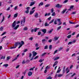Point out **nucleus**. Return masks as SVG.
<instances>
[{
    "label": "nucleus",
    "mask_w": 79,
    "mask_h": 79,
    "mask_svg": "<svg viewBox=\"0 0 79 79\" xmlns=\"http://www.w3.org/2000/svg\"><path fill=\"white\" fill-rule=\"evenodd\" d=\"M21 43L20 42H16L15 43L14 46L15 47H13L10 48V49H15V48H16V47L19 45V46L18 47V48H20L23 45H24V42L23 41H21Z\"/></svg>",
    "instance_id": "obj_1"
},
{
    "label": "nucleus",
    "mask_w": 79,
    "mask_h": 79,
    "mask_svg": "<svg viewBox=\"0 0 79 79\" xmlns=\"http://www.w3.org/2000/svg\"><path fill=\"white\" fill-rule=\"evenodd\" d=\"M23 22L24 24L26 22V17H23V20H22L21 21V24H22Z\"/></svg>",
    "instance_id": "obj_2"
},
{
    "label": "nucleus",
    "mask_w": 79,
    "mask_h": 79,
    "mask_svg": "<svg viewBox=\"0 0 79 79\" xmlns=\"http://www.w3.org/2000/svg\"><path fill=\"white\" fill-rule=\"evenodd\" d=\"M16 21H15L13 23L12 25V27H15V26H16Z\"/></svg>",
    "instance_id": "obj_3"
},
{
    "label": "nucleus",
    "mask_w": 79,
    "mask_h": 79,
    "mask_svg": "<svg viewBox=\"0 0 79 79\" xmlns=\"http://www.w3.org/2000/svg\"><path fill=\"white\" fill-rule=\"evenodd\" d=\"M26 9H27V10L25 11L26 13H29V9H30V7H28L26 8Z\"/></svg>",
    "instance_id": "obj_4"
},
{
    "label": "nucleus",
    "mask_w": 79,
    "mask_h": 79,
    "mask_svg": "<svg viewBox=\"0 0 79 79\" xmlns=\"http://www.w3.org/2000/svg\"><path fill=\"white\" fill-rule=\"evenodd\" d=\"M41 31H42V32L44 33V34H45L46 33V32H47V29H42L41 30Z\"/></svg>",
    "instance_id": "obj_5"
},
{
    "label": "nucleus",
    "mask_w": 79,
    "mask_h": 79,
    "mask_svg": "<svg viewBox=\"0 0 79 79\" xmlns=\"http://www.w3.org/2000/svg\"><path fill=\"white\" fill-rule=\"evenodd\" d=\"M35 4V2H31L30 3V6H33Z\"/></svg>",
    "instance_id": "obj_6"
},
{
    "label": "nucleus",
    "mask_w": 79,
    "mask_h": 79,
    "mask_svg": "<svg viewBox=\"0 0 79 79\" xmlns=\"http://www.w3.org/2000/svg\"><path fill=\"white\" fill-rule=\"evenodd\" d=\"M58 38H59V37H57L56 36H55L53 40V41H56L58 39Z\"/></svg>",
    "instance_id": "obj_7"
},
{
    "label": "nucleus",
    "mask_w": 79,
    "mask_h": 79,
    "mask_svg": "<svg viewBox=\"0 0 79 79\" xmlns=\"http://www.w3.org/2000/svg\"><path fill=\"white\" fill-rule=\"evenodd\" d=\"M58 63V61H56L54 63V64L53 66V67H55L56 65H57V64Z\"/></svg>",
    "instance_id": "obj_8"
},
{
    "label": "nucleus",
    "mask_w": 79,
    "mask_h": 79,
    "mask_svg": "<svg viewBox=\"0 0 79 79\" xmlns=\"http://www.w3.org/2000/svg\"><path fill=\"white\" fill-rule=\"evenodd\" d=\"M56 8L57 7L58 8H61V7H62V5H60V4H58L56 6Z\"/></svg>",
    "instance_id": "obj_9"
},
{
    "label": "nucleus",
    "mask_w": 79,
    "mask_h": 79,
    "mask_svg": "<svg viewBox=\"0 0 79 79\" xmlns=\"http://www.w3.org/2000/svg\"><path fill=\"white\" fill-rule=\"evenodd\" d=\"M32 53H33V56H36L37 55V53L35 52V51H33L32 52Z\"/></svg>",
    "instance_id": "obj_10"
},
{
    "label": "nucleus",
    "mask_w": 79,
    "mask_h": 79,
    "mask_svg": "<svg viewBox=\"0 0 79 79\" xmlns=\"http://www.w3.org/2000/svg\"><path fill=\"white\" fill-rule=\"evenodd\" d=\"M28 76H31L32 75V72L31 71H29L28 73Z\"/></svg>",
    "instance_id": "obj_11"
},
{
    "label": "nucleus",
    "mask_w": 79,
    "mask_h": 79,
    "mask_svg": "<svg viewBox=\"0 0 79 79\" xmlns=\"http://www.w3.org/2000/svg\"><path fill=\"white\" fill-rule=\"evenodd\" d=\"M35 11V10L30 11V15H32V14H33V13H34V11Z\"/></svg>",
    "instance_id": "obj_12"
},
{
    "label": "nucleus",
    "mask_w": 79,
    "mask_h": 79,
    "mask_svg": "<svg viewBox=\"0 0 79 79\" xmlns=\"http://www.w3.org/2000/svg\"><path fill=\"white\" fill-rule=\"evenodd\" d=\"M46 40L45 39H43L42 40V43H43V44H45L46 43Z\"/></svg>",
    "instance_id": "obj_13"
},
{
    "label": "nucleus",
    "mask_w": 79,
    "mask_h": 79,
    "mask_svg": "<svg viewBox=\"0 0 79 79\" xmlns=\"http://www.w3.org/2000/svg\"><path fill=\"white\" fill-rule=\"evenodd\" d=\"M19 25H18L16 27H15L14 28V29H15V30H16L18 27H19Z\"/></svg>",
    "instance_id": "obj_14"
},
{
    "label": "nucleus",
    "mask_w": 79,
    "mask_h": 79,
    "mask_svg": "<svg viewBox=\"0 0 79 79\" xmlns=\"http://www.w3.org/2000/svg\"><path fill=\"white\" fill-rule=\"evenodd\" d=\"M19 25H18L16 27H15L14 28V29H15V30H16L18 27H19Z\"/></svg>",
    "instance_id": "obj_15"
},
{
    "label": "nucleus",
    "mask_w": 79,
    "mask_h": 79,
    "mask_svg": "<svg viewBox=\"0 0 79 79\" xmlns=\"http://www.w3.org/2000/svg\"><path fill=\"white\" fill-rule=\"evenodd\" d=\"M38 16H39V14L37 13H36L35 14V18H38Z\"/></svg>",
    "instance_id": "obj_16"
},
{
    "label": "nucleus",
    "mask_w": 79,
    "mask_h": 79,
    "mask_svg": "<svg viewBox=\"0 0 79 79\" xmlns=\"http://www.w3.org/2000/svg\"><path fill=\"white\" fill-rule=\"evenodd\" d=\"M44 26L45 27H47V26H49V24H48L47 23V22H46L44 24Z\"/></svg>",
    "instance_id": "obj_17"
},
{
    "label": "nucleus",
    "mask_w": 79,
    "mask_h": 79,
    "mask_svg": "<svg viewBox=\"0 0 79 79\" xmlns=\"http://www.w3.org/2000/svg\"><path fill=\"white\" fill-rule=\"evenodd\" d=\"M63 76V74H59L58 75V77H60Z\"/></svg>",
    "instance_id": "obj_18"
},
{
    "label": "nucleus",
    "mask_w": 79,
    "mask_h": 79,
    "mask_svg": "<svg viewBox=\"0 0 79 79\" xmlns=\"http://www.w3.org/2000/svg\"><path fill=\"white\" fill-rule=\"evenodd\" d=\"M35 68V67L34 66L32 68H31L29 69L30 71H34V69Z\"/></svg>",
    "instance_id": "obj_19"
},
{
    "label": "nucleus",
    "mask_w": 79,
    "mask_h": 79,
    "mask_svg": "<svg viewBox=\"0 0 79 79\" xmlns=\"http://www.w3.org/2000/svg\"><path fill=\"white\" fill-rule=\"evenodd\" d=\"M68 68H69V67H67L66 69V71H67L66 73H68L69 72V70H68Z\"/></svg>",
    "instance_id": "obj_20"
},
{
    "label": "nucleus",
    "mask_w": 79,
    "mask_h": 79,
    "mask_svg": "<svg viewBox=\"0 0 79 79\" xmlns=\"http://www.w3.org/2000/svg\"><path fill=\"white\" fill-rule=\"evenodd\" d=\"M43 5H44V2H41L39 4V6H40L41 5V6H42Z\"/></svg>",
    "instance_id": "obj_21"
},
{
    "label": "nucleus",
    "mask_w": 79,
    "mask_h": 79,
    "mask_svg": "<svg viewBox=\"0 0 79 79\" xmlns=\"http://www.w3.org/2000/svg\"><path fill=\"white\" fill-rule=\"evenodd\" d=\"M59 58H60L59 57H56L55 58V59H54V61H56V60H58Z\"/></svg>",
    "instance_id": "obj_22"
},
{
    "label": "nucleus",
    "mask_w": 79,
    "mask_h": 79,
    "mask_svg": "<svg viewBox=\"0 0 79 79\" xmlns=\"http://www.w3.org/2000/svg\"><path fill=\"white\" fill-rule=\"evenodd\" d=\"M4 19H5V17L3 16L2 17V19L1 22V23H2V22H3V21H4Z\"/></svg>",
    "instance_id": "obj_23"
},
{
    "label": "nucleus",
    "mask_w": 79,
    "mask_h": 79,
    "mask_svg": "<svg viewBox=\"0 0 79 79\" xmlns=\"http://www.w3.org/2000/svg\"><path fill=\"white\" fill-rule=\"evenodd\" d=\"M53 29H51L50 31H48V33H52V32H53Z\"/></svg>",
    "instance_id": "obj_24"
},
{
    "label": "nucleus",
    "mask_w": 79,
    "mask_h": 79,
    "mask_svg": "<svg viewBox=\"0 0 79 79\" xmlns=\"http://www.w3.org/2000/svg\"><path fill=\"white\" fill-rule=\"evenodd\" d=\"M28 28L27 27H25L23 29V31H27L28 30Z\"/></svg>",
    "instance_id": "obj_25"
},
{
    "label": "nucleus",
    "mask_w": 79,
    "mask_h": 79,
    "mask_svg": "<svg viewBox=\"0 0 79 79\" xmlns=\"http://www.w3.org/2000/svg\"><path fill=\"white\" fill-rule=\"evenodd\" d=\"M66 10H67L66 9H65L62 12V14H64V13H65V12H66Z\"/></svg>",
    "instance_id": "obj_26"
},
{
    "label": "nucleus",
    "mask_w": 79,
    "mask_h": 79,
    "mask_svg": "<svg viewBox=\"0 0 79 79\" xmlns=\"http://www.w3.org/2000/svg\"><path fill=\"white\" fill-rule=\"evenodd\" d=\"M54 19H52L50 22H49V24H52V23L54 21Z\"/></svg>",
    "instance_id": "obj_27"
},
{
    "label": "nucleus",
    "mask_w": 79,
    "mask_h": 79,
    "mask_svg": "<svg viewBox=\"0 0 79 79\" xmlns=\"http://www.w3.org/2000/svg\"><path fill=\"white\" fill-rule=\"evenodd\" d=\"M17 16H18V13L15 14L14 15V18H17Z\"/></svg>",
    "instance_id": "obj_28"
},
{
    "label": "nucleus",
    "mask_w": 79,
    "mask_h": 79,
    "mask_svg": "<svg viewBox=\"0 0 79 79\" xmlns=\"http://www.w3.org/2000/svg\"><path fill=\"white\" fill-rule=\"evenodd\" d=\"M4 66H5V68H6L7 66H8V64H6L3 65Z\"/></svg>",
    "instance_id": "obj_29"
},
{
    "label": "nucleus",
    "mask_w": 79,
    "mask_h": 79,
    "mask_svg": "<svg viewBox=\"0 0 79 79\" xmlns=\"http://www.w3.org/2000/svg\"><path fill=\"white\" fill-rule=\"evenodd\" d=\"M1 60H2V59H5V56H2L1 57V58H0Z\"/></svg>",
    "instance_id": "obj_30"
},
{
    "label": "nucleus",
    "mask_w": 79,
    "mask_h": 79,
    "mask_svg": "<svg viewBox=\"0 0 79 79\" xmlns=\"http://www.w3.org/2000/svg\"><path fill=\"white\" fill-rule=\"evenodd\" d=\"M46 54H47V52H44L41 55V56H45V55Z\"/></svg>",
    "instance_id": "obj_31"
},
{
    "label": "nucleus",
    "mask_w": 79,
    "mask_h": 79,
    "mask_svg": "<svg viewBox=\"0 0 79 79\" xmlns=\"http://www.w3.org/2000/svg\"><path fill=\"white\" fill-rule=\"evenodd\" d=\"M48 49V45H47L44 46V49L45 50Z\"/></svg>",
    "instance_id": "obj_32"
},
{
    "label": "nucleus",
    "mask_w": 79,
    "mask_h": 79,
    "mask_svg": "<svg viewBox=\"0 0 79 79\" xmlns=\"http://www.w3.org/2000/svg\"><path fill=\"white\" fill-rule=\"evenodd\" d=\"M49 50H52V45H49Z\"/></svg>",
    "instance_id": "obj_33"
},
{
    "label": "nucleus",
    "mask_w": 79,
    "mask_h": 79,
    "mask_svg": "<svg viewBox=\"0 0 79 79\" xmlns=\"http://www.w3.org/2000/svg\"><path fill=\"white\" fill-rule=\"evenodd\" d=\"M6 34V32H5L4 33H2V34L1 35V36H2V35H5V34Z\"/></svg>",
    "instance_id": "obj_34"
},
{
    "label": "nucleus",
    "mask_w": 79,
    "mask_h": 79,
    "mask_svg": "<svg viewBox=\"0 0 79 79\" xmlns=\"http://www.w3.org/2000/svg\"><path fill=\"white\" fill-rule=\"evenodd\" d=\"M44 59L42 60V59H40V60H39V62L40 63H42L43 61H44Z\"/></svg>",
    "instance_id": "obj_35"
},
{
    "label": "nucleus",
    "mask_w": 79,
    "mask_h": 79,
    "mask_svg": "<svg viewBox=\"0 0 79 79\" xmlns=\"http://www.w3.org/2000/svg\"><path fill=\"white\" fill-rule=\"evenodd\" d=\"M50 4H47L45 6V7H46V8H47V7H48V6H50Z\"/></svg>",
    "instance_id": "obj_36"
},
{
    "label": "nucleus",
    "mask_w": 79,
    "mask_h": 79,
    "mask_svg": "<svg viewBox=\"0 0 79 79\" xmlns=\"http://www.w3.org/2000/svg\"><path fill=\"white\" fill-rule=\"evenodd\" d=\"M67 37L68 39H70V38L71 37V35H68Z\"/></svg>",
    "instance_id": "obj_37"
},
{
    "label": "nucleus",
    "mask_w": 79,
    "mask_h": 79,
    "mask_svg": "<svg viewBox=\"0 0 79 79\" xmlns=\"http://www.w3.org/2000/svg\"><path fill=\"white\" fill-rule=\"evenodd\" d=\"M3 27H1V28H0V31H3Z\"/></svg>",
    "instance_id": "obj_38"
},
{
    "label": "nucleus",
    "mask_w": 79,
    "mask_h": 79,
    "mask_svg": "<svg viewBox=\"0 0 79 79\" xmlns=\"http://www.w3.org/2000/svg\"><path fill=\"white\" fill-rule=\"evenodd\" d=\"M63 47H60L59 49V51H60L61 50H63Z\"/></svg>",
    "instance_id": "obj_39"
},
{
    "label": "nucleus",
    "mask_w": 79,
    "mask_h": 79,
    "mask_svg": "<svg viewBox=\"0 0 79 79\" xmlns=\"http://www.w3.org/2000/svg\"><path fill=\"white\" fill-rule=\"evenodd\" d=\"M25 63H26V62H25V60H24L22 62V64H25Z\"/></svg>",
    "instance_id": "obj_40"
},
{
    "label": "nucleus",
    "mask_w": 79,
    "mask_h": 79,
    "mask_svg": "<svg viewBox=\"0 0 79 79\" xmlns=\"http://www.w3.org/2000/svg\"><path fill=\"white\" fill-rule=\"evenodd\" d=\"M52 42V39L49 40H48V42H49V43H51Z\"/></svg>",
    "instance_id": "obj_41"
},
{
    "label": "nucleus",
    "mask_w": 79,
    "mask_h": 79,
    "mask_svg": "<svg viewBox=\"0 0 79 79\" xmlns=\"http://www.w3.org/2000/svg\"><path fill=\"white\" fill-rule=\"evenodd\" d=\"M10 57L9 56L8 57H7V60H10Z\"/></svg>",
    "instance_id": "obj_42"
},
{
    "label": "nucleus",
    "mask_w": 79,
    "mask_h": 79,
    "mask_svg": "<svg viewBox=\"0 0 79 79\" xmlns=\"http://www.w3.org/2000/svg\"><path fill=\"white\" fill-rule=\"evenodd\" d=\"M60 71H61V69L58 70L56 73H60Z\"/></svg>",
    "instance_id": "obj_43"
},
{
    "label": "nucleus",
    "mask_w": 79,
    "mask_h": 79,
    "mask_svg": "<svg viewBox=\"0 0 79 79\" xmlns=\"http://www.w3.org/2000/svg\"><path fill=\"white\" fill-rule=\"evenodd\" d=\"M35 47H39V44L37 43L36 44H35Z\"/></svg>",
    "instance_id": "obj_44"
},
{
    "label": "nucleus",
    "mask_w": 79,
    "mask_h": 79,
    "mask_svg": "<svg viewBox=\"0 0 79 79\" xmlns=\"http://www.w3.org/2000/svg\"><path fill=\"white\" fill-rule=\"evenodd\" d=\"M55 15H56L55 12H53L52 14V16H55Z\"/></svg>",
    "instance_id": "obj_45"
},
{
    "label": "nucleus",
    "mask_w": 79,
    "mask_h": 79,
    "mask_svg": "<svg viewBox=\"0 0 79 79\" xmlns=\"http://www.w3.org/2000/svg\"><path fill=\"white\" fill-rule=\"evenodd\" d=\"M61 28V26H60L57 28V30H60Z\"/></svg>",
    "instance_id": "obj_46"
},
{
    "label": "nucleus",
    "mask_w": 79,
    "mask_h": 79,
    "mask_svg": "<svg viewBox=\"0 0 79 79\" xmlns=\"http://www.w3.org/2000/svg\"><path fill=\"white\" fill-rule=\"evenodd\" d=\"M41 34V32L39 31L38 32V35H40V34Z\"/></svg>",
    "instance_id": "obj_47"
},
{
    "label": "nucleus",
    "mask_w": 79,
    "mask_h": 79,
    "mask_svg": "<svg viewBox=\"0 0 79 79\" xmlns=\"http://www.w3.org/2000/svg\"><path fill=\"white\" fill-rule=\"evenodd\" d=\"M52 19V17H50L48 19V21H50V20Z\"/></svg>",
    "instance_id": "obj_48"
},
{
    "label": "nucleus",
    "mask_w": 79,
    "mask_h": 79,
    "mask_svg": "<svg viewBox=\"0 0 79 79\" xmlns=\"http://www.w3.org/2000/svg\"><path fill=\"white\" fill-rule=\"evenodd\" d=\"M17 8H18V6H15L14 8L15 10H16Z\"/></svg>",
    "instance_id": "obj_49"
},
{
    "label": "nucleus",
    "mask_w": 79,
    "mask_h": 79,
    "mask_svg": "<svg viewBox=\"0 0 79 79\" xmlns=\"http://www.w3.org/2000/svg\"><path fill=\"white\" fill-rule=\"evenodd\" d=\"M68 2V0H65L64 2V3H67Z\"/></svg>",
    "instance_id": "obj_50"
},
{
    "label": "nucleus",
    "mask_w": 79,
    "mask_h": 79,
    "mask_svg": "<svg viewBox=\"0 0 79 79\" xmlns=\"http://www.w3.org/2000/svg\"><path fill=\"white\" fill-rule=\"evenodd\" d=\"M72 44V42H71V41L69 42L68 43V45H70V44Z\"/></svg>",
    "instance_id": "obj_51"
},
{
    "label": "nucleus",
    "mask_w": 79,
    "mask_h": 79,
    "mask_svg": "<svg viewBox=\"0 0 79 79\" xmlns=\"http://www.w3.org/2000/svg\"><path fill=\"white\" fill-rule=\"evenodd\" d=\"M38 58H39V56H37L34 58V59H37Z\"/></svg>",
    "instance_id": "obj_52"
},
{
    "label": "nucleus",
    "mask_w": 79,
    "mask_h": 79,
    "mask_svg": "<svg viewBox=\"0 0 79 79\" xmlns=\"http://www.w3.org/2000/svg\"><path fill=\"white\" fill-rule=\"evenodd\" d=\"M72 14L73 15H75L76 14V12H73L72 13Z\"/></svg>",
    "instance_id": "obj_53"
},
{
    "label": "nucleus",
    "mask_w": 79,
    "mask_h": 79,
    "mask_svg": "<svg viewBox=\"0 0 79 79\" xmlns=\"http://www.w3.org/2000/svg\"><path fill=\"white\" fill-rule=\"evenodd\" d=\"M62 24V23H61V22H60V23H59L57 24L58 26H60V25H61V24Z\"/></svg>",
    "instance_id": "obj_54"
},
{
    "label": "nucleus",
    "mask_w": 79,
    "mask_h": 79,
    "mask_svg": "<svg viewBox=\"0 0 79 79\" xmlns=\"http://www.w3.org/2000/svg\"><path fill=\"white\" fill-rule=\"evenodd\" d=\"M73 65H72L70 67V69H72V68H73Z\"/></svg>",
    "instance_id": "obj_55"
},
{
    "label": "nucleus",
    "mask_w": 79,
    "mask_h": 79,
    "mask_svg": "<svg viewBox=\"0 0 79 79\" xmlns=\"http://www.w3.org/2000/svg\"><path fill=\"white\" fill-rule=\"evenodd\" d=\"M26 74V72L25 71L23 73V74L24 76H25Z\"/></svg>",
    "instance_id": "obj_56"
},
{
    "label": "nucleus",
    "mask_w": 79,
    "mask_h": 79,
    "mask_svg": "<svg viewBox=\"0 0 79 79\" xmlns=\"http://www.w3.org/2000/svg\"><path fill=\"white\" fill-rule=\"evenodd\" d=\"M27 51V49H26L24 50V51H23V52H26Z\"/></svg>",
    "instance_id": "obj_57"
},
{
    "label": "nucleus",
    "mask_w": 79,
    "mask_h": 79,
    "mask_svg": "<svg viewBox=\"0 0 79 79\" xmlns=\"http://www.w3.org/2000/svg\"><path fill=\"white\" fill-rule=\"evenodd\" d=\"M32 56V53H30L29 54V57L31 58Z\"/></svg>",
    "instance_id": "obj_58"
},
{
    "label": "nucleus",
    "mask_w": 79,
    "mask_h": 79,
    "mask_svg": "<svg viewBox=\"0 0 79 79\" xmlns=\"http://www.w3.org/2000/svg\"><path fill=\"white\" fill-rule=\"evenodd\" d=\"M74 8V6H71L70 7V9H73Z\"/></svg>",
    "instance_id": "obj_59"
},
{
    "label": "nucleus",
    "mask_w": 79,
    "mask_h": 79,
    "mask_svg": "<svg viewBox=\"0 0 79 79\" xmlns=\"http://www.w3.org/2000/svg\"><path fill=\"white\" fill-rule=\"evenodd\" d=\"M54 24H57V23L56 22V20L54 21Z\"/></svg>",
    "instance_id": "obj_60"
},
{
    "label": "nucleus",
    "mask_w": 79,
    "mask_h": 79,
    "mask_svg": "<svg viewBox=\"0 0 79 79\" xmlns=\"http://www.w3.org/2000/svg\"><path fill=\"white\" fill-rule=\"evenodd\" d=\"M54 11V10H53V9L52 8L51 10V13H53Z\"/></svg>",
    "instance_id": "obj_61"
},
{
    "label": "nucleus",
    "mask_w": 79,
    "mask_h": 79,
    "mask_svg": "<svg viewBox=\"0 0 79 79\" xmlns=\"http://www.w3.org/2000/svg\"><path fill=\"white\" fill-rule=\"evenodd\" d=\"M75 75H76V73H74L73 75H71V77H73V76H74Z\"/></svg>",
    "instance_id": "obj_62"
},
{
    "label": "nucleus",
    "mask_w": 79,
    "mask_h": 79,
    "mask_svg": "<svg viewBox=\"0 0 79 79\" xmlns=\"http://www.w3.org/2000/svg\"><path fill=\"white\" fill-rule=\"evenodd\" d=\"M37 28H35L34 29V32H37Z\"/></svg>",
    "instance_id": "obj_63"
},
{
    "label": "nucleus",
    "mask_w": 79,
    "mask_h": 79,
    "mask_svg": "<svg viewBox=\"0 0 79 79\" xmlns=\"http://www.w3.org/2000/svg\"><path fill=\"white\" fill-rule=\"evenodd\" d=\"M52 77H48V78H47V79H52Z\"/></svg>",
    "instance_id": "obj_64"
}]
</instances>
